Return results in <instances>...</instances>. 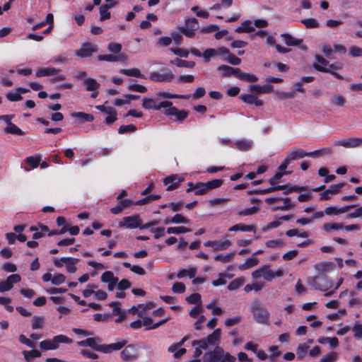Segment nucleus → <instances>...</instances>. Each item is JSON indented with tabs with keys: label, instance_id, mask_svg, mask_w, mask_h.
I'll use <instances>...</instances> for the list:
<instances>
[{
	"label": "nucleus",
	"instance_id": "nucleus-45",
	"mask_svg": "<svg viewBox=\"0 0 362 362\" xmlns=\"http://www.w3.org/2000/svg\"><path fill=\"white\" fill-rule=\"evenodd\" d=\"M300 23L305 25L307 28H316L319 27V23L315 18H310L308 19H303Z\"/></svg>",
	"mask_w": 362,
	"mask_h": 362
},
{
	"label": "nucleus",
	"instance_id": "nucleus-59",
	"mask_svg": "<svg viewBox=\"0 0 362 362\" xmlns=\"http://www.w3.org/2000/svg\"><path fill=\"white\" fill-rule=\"evenodd\" d=\"M264 287V284H247L245 286V288L244 290L245 291V292H250L252 290H255L256 291H259L260 290L262 289V288Z\"/></svg>",
	"mask_w": 362,
	"mask_h": 362
},
{
	"label": "nucleus",
	"instance_id": "nucleus-46",
	"mask_svg": "<svg viewBox=\"0 0 362 362\" xmlns=\"http://www.w3.org/2000/svg\"><path fill=\"white\" fill-rule=\"evenodd\" d=\"M331 101L333 104L339 107H344L346 104V99L341 95H334Z\"/></svg>",
	"mask_w": 362,
	"mask_h": 362
},
{
	"label": "nucleus",
	"instance_id": "nucleus-2",
	"mask_svg": "<svg viewBox=\"0 0 362 362\" xmlns=\"http://www.w3.org/2000/svg\"><path fill=\"white\" fill-rule=\"evenodd\" d=\"M71 344L72 339L64 334H59L52 338V339H46L40 342V347L43 350H54L59 347V344Z\"/></svg>",
	"mask_w": 362,
	"mask_h": 362
},
{
	"label": "nucleus",
	"instance_id": "nucleus-32",
	"mask_svg": "<svg viewBox=\"0 0 362 362\" xmlns=\"http://www.w3.org/2000/svg\"><path fill=\"white\" fill-rule=\"evenodd\" d=\"M23 354L24 358L27 361H30L33 358H39L41 356V352L39 350L35 349L30 351H23Z\"/></svg>",
	"mask_w": 362,
	"mask_h": 362
},
{
	"label": "nucleus",
	"instance_id": "nucleus-19",
	"mask_svg": "<svg viewBox=\"0 0 362 362\" xmlns=\"http://www.w3.org/2000/svg\"><path fill=\"white\" fill-rule=\"evenodd\" d=\"M4 132L6 134H11L16 136H22L25 134V132L21 129L11 122H9L8 126L4 129Z\"/></svg>",
	"mask_w": 362,
	"mask_h": 362
},
{
	"label": "nucleus",
	"instance_id": "nucleus-28",
	"mask_svg": "<svg viewBox=\"0 0 362 362\" xmlns=\"http://www.w3.org/2000/svg\"><path fill=\"white\" fill-rule=\"evenodd\" d=\"M221 334V329L218 328V329H215L213 332V333L209 334L206 338V339L207 342L209 343V344L214 345L219 341Z\"/></svg>",
	"mask_w": 362,
	"mask_h": 362
},
{
	"label": "nucleus",
	"instance_id": "nucleus-16",
	"mask_svg": "<svg viewBox=\"0 0 362 362\" xmlns=\"http://www.w3.org/2000/svg\"><path fill=\"white\" fill-rule=\"evenodd\" d=\"M71 116L73 118H76L77 122L79 123H83L84 122H90L93 121L94 117L91 114L83 112H74L71 114Z\"/></svg>",
	"mask_w": 362,
	"mask_h": 362
},
{
	"label": "nucleus",
	"instance_id": "nucleus-31",
	"mask_svg": "<svg viewBox=\"0 0 362 362\" xmlns=\"http://www.w3.org/2000/svg\"><path fill=\"white\" fill-rule=\"evenodd\" d=\"M308 283L311 285L315 289L317 290H327L329 288L332 287V284L329 282H327L325 285V288L322 287L320 284L317 283V277L312 276L308 279Z\"/></svg>",
	"mask_w": 362,
	"mask_h": 362
},
{
	"label": "nucleus",
	"instance_id": "nucleus-49",
	"mask_svg": "<svg viewBox=\"0 0 362 362\" xmlns=\"http://www.w3.org/2000/svg\"><path fill=\"white\" fill-rule=\"evenodd\" d=\"M184 180V178L180 177L177 175H171L164 178L163 182L165 185L174 182H181Z\"/></svg>",
	"mask_w": 362,
	"mask_h": 362
},
{
	"label": "nucleus",
	"instance_id": "nucleus-34",
	"mask_svg": "<svg viewBox=\"0 0 362 362\" xmlns=\"http://www.w3.org/2000/svg\"><path fill=\"white\" fill-rule=\"evenodd\" d=\"M171 63L174 64L178 67H186L190 69L194 68L195 66V63L194 62L185 61L179 58H176L171 61Z\"/></svg>",
	"mask_w": 362,
	"mask_h": 362
},
{
	"label": "nucleus",
	"instance_id": "nucleus-42",
	"mask_svg": "<svg viewBox=\"0 0 362 362\" xmlns=\"http://www.w3.org/2000/svg\"><path fill=\"white\" fill-rule=\"evenodd\" d=\"M186 301L189 304H197V305H201V296L197 293H192L186 298Z\"/></svg>",
	"mask_w": 362,
	"mask_h": 362
},
{
	"label": "nucleus",
	"instance_id": "nucleus-7",
	"mask_svg": "<svg viewBox=\"0 0 362 362\" xmlns=\"http://www.w3.org/2000/svg\"><path fill=\"white\" fill-rule=\"evenodd\" d=\"M224 350L218 346H216L214 351L206 353L204 356V360L206 362H223Z\"/></svg>",
	"mask_w": 362,
	"mask_h": 362
},
{
	"label": "nucleus",
	"instance_id": "nucleus-44",
	"mask_svg": "<svg viewBox=\"0 0 362 362\" xmlns=\"http://www.w3.org/2000/svg\"><path fill=\"white\" fill-rule=\"evenodd\" d=\"M230 242L228 240L224 241H214V250H226L230 245Z\"/></svg>",
	"mask_w": 362,
	"mask_h": 362
},
{
	"label": "nucleus",
	"instance_id": "nucleus-37",
	"mask_svg": "<svg viewBox=\"0 0 362 362\" xmlns=\"http://www.w3.org/2000/svg\"><path fill=\"white\" fill-rule=\"evenodd\" d=\"M313 67L318 71H321V72H324V73H330L332 76H334L335 78H337L338 79L342 78V76L339 74L334 72V71H332L329 68L323 67L316 63H314L313 64Z\"/></svg>",
	"mask_w": 362,
	"mask_h": 362
},
{
	"label": "nucleus",
	"instance_id": "nucleus-6",
	"mask_svg": "<svg viewBox=\"0 0 362 362\" xmlns=\"http://www.w3.org/2000/svg\"><path fill=\"white\" fill-rule=\"evenodd\" d=\"M21 281V276L18 274L9 275L5 281H0V293L11 291L13 285Z\"/></svg>",
	"mask_w": 362,
	"mask_h": 362
},
{
	"label": "nucleus",
	"instance_id": "nucleus-13",
	"mask_svg": "<svg viewBox=\"0 0 362 362\" xmlns=\"http://www.w3.org/2000/svg\"><path fill=\"white\" fill-rule=\"evenodd\" d=\"M62 261L66 264V270L69 273H75L77 270L76 264L79 262V259L74 257H62Z\"/></svg>",
	"mask_w": 362,
	"mask_h": 362
},
{
	"label": "nucleus",
	"instance_id": "nucleus-21",
	"mask_svg": "<svg viewBox=\"0 0 362 362\" xmlns=\"http://www.w3.org/2000/svg\"><path fill=\"white\" fill-rule=\"evenodd\" d=\"M217 69L223 71V76L224 77L231 75H234L237 77L238 73L239 72V68H233L227 65H221Z\"/></svg>",
	"mask_w": 362,
	"mask_h": 362
},
{
	"label": "nucleus",
	"instance_id": "nucleus-41",
	"mask_svg": "<svg viewBox=\"0 0 362 362\" xmlns=\"http://www.w3.org/2000/svg\"><path fill=\"white\" fill-rule=\"evenodd\" d=\"M45 317L43 316H34L32 319V329H37L42 328Z\"/></svg>",
	"mask_w": 362,
	"mask_h": 362
},
{
	"label": "nucleus",
	"instance_id": "nucleus-38",
	"mask_svg": "<svg viewBox=\"0 0 362 362\" xmlns=\"http://www.w3.org/2000/svg\"><path fill=\"white\" fill-rule=\"evenodd\" d=\"M317 341L320 344L329 343L332 348H335L339 344V341L337 337H320L318 339Z\"/></svg>",
	"mask_w": 362,
	"mask_h": 362
},
{
	"label": "nucleus",
	"instance_id": "nucleus-23",
	"mask_svg": "<svg viewBox=\"0 0 362 362\" xmlns=\"http://www.w3.org/2000/svg\"><path fill=\"white\" fill-rule=\"evenodd\" d=\"M291 161L306 157V152L302 148H294L288 154Z\"/></svg>",
	"mask_w": 362,
	"mask_h": 362
},
{
	"label": "nucleus",
	"instance_id": "nucleus-25",
	"mask_svg": "<svg viewBox=\"0 0 362 362\" xmlns=\"http://www.w3.org/2000/svg\"><path fill=\"white\" fill-rule=\"evenodd\" d=\"M59 71L55 68H42L37 71L35 75L37 77L54 76Z\"/></svg>",
	"mask_w": 362,
	"mask_h": 362
},
{
	"label": "nucleus",
	"instance_id": "nucleus-58",
	"mask_svg": "<svg viewBox=\"0 0 362 362\" xmlns=\"http://www.w3.org/2000/svg\"><path fill=\"white\" fill-rule=\"evenodd\" d=\"M308 346H307L306 344H299L296 350L298 357L299 358H303L305 356L306 352L308 351Z\"/></svg>",
	"mask_w": 362,
	"mask_h": 362
},
{
	"label": "nucleus",
	"instance_id": "nucleus-27",
	"mask_svg": "<svg viewBox=\"0 0 362 362\" xmlns=\"http://www.w3.org/2000/svg\"><path fill=\"white\" fill-rule=\"evenodd\" d=\"M83 82L86 86V90L88 91H95L100 87V83L94 78H86Z\"/></svg>",
	"mask_w": 362,
	"mask_h": 362
},
{
	"label": "nucleus",
	"instance_id": "nucleus-8",
	"mask_svg": "<svg viewBox=\"0 0 362 362\" xmlns=\"http://www.w3.org/2000/svg\"><path fill=\"white\" fill-rule=\"evenodd\" d=\"M277 201H282L284 203L286 204V205L276 206L273 207L272 211H274L277 210L286 211L295 205V204L291 202V199L289 197H269L265 199V202L269 204H274Z\"/></svg>",
	"mask_w": 362,
	"mask_h": 362
},
{
	"label": "nucleus",
	"instance_id": "nucleus-3",
	"mask_svg": "<svg viewBox=\"0 0 362 362\" xmlns=\"http://www.w3.org/2000/svg\"><path fill=\"white\" fill-rule=\"evenodd\" d=\"M251 310L257 322L262 324L268 323L269 313L265 308L262 306L257 301L253 302L251 306Z\"/></svg>",
	"mask_w": 362,
	"mask_h": 362
},
{
	"label": "nucleus",
	"instance_id": "nucleus-61",
	"mask_svg": "<svg viewBox=\"0 0 362 362\" xmlns=\"http://www.w3.org/2000/svg\"><path fill=\"white\" fill-rule=\"evenodd\" d=\"M344 186V183L340 182L337 185H332L327 190L330 194H335L339 193L340 189Z\"/></svg>",
	"mask_w": 362,
	"mask_h": 362
},
{
	"label": "nucleus",
	"instance_id": "nucleus-55",
	"mask_svg": "<svg viewBox=\"0 0 362 362\" xmlns=\"http://www.w3.org/2000/svg\"><path fill=\"white\" fill-rule=\"evenodd\" d=\"M6 96V98L11 102H17L23 99L22 95L17 90L16 92H8Z\"/></svg>",
	"mask_w": 362,
	"mask_h": 362
},
{
	"label": "nucleus",
	"instance_id": "nucleus-36",
	"mask_svg": "<svg viewBox=\"0 0 362 362\" xmlns=\"http://www.w3.org/2000/svg\"><path fill=\"white\" fill-rule=\"evenodd\" d=\"M119 73L125 74L129 76H134L138 78H144V76L141 73L140 70L138 69H121Z\"/></svg>",
	"mask_w": 362,
	"mask_h": 362
},
{
	"label": "nucleus",
	"instance_id": "nucleus-12",
	"mask_svg": "<svg viewBox=\"0 0 362 362\" xmlns=\"http://www.w3.org/2000/svg\"><path fill=\"white\" fill-rule=\"evenodd\" d=\"M107 102L106 101L103 105H96L95 108L107 114V116L105 119V122L110 124L113 123V107L107 106Z\"/></svg>",
	"mask_w": 362,
	"mask_h": 362
},
{
	"label": "nucleus",
	"instance_id": "nucleus-47",
	"mask_svg": "<svg viewBox=\"0 0 362 362\" xmlns=\"http://www.w3.org/2000/svg\"><path fill=\"white\" fill-rule=\"evenodd\" d=\"M196 190L194 191L195 194L202 195L206 194L209 191L207 189L205 182H197L195 184Z\"/></svg>",
	"mask_w": 362,
	"mask_h": 362
},
{
	"label": "nucleus",
	"instance_id": "nucleus-24",
	"mask_svg": "<svg viewBox=\"0 0 362 362\" xmlns=\"http://www.w3.org/2000/svg\"><path fill=\"white\" fill-rule=\"evenodd\" d=\"M251 24H252L251 21H250V20L245 21L241 23V26L237 27L235 30L238 33L253 32V31H255V28L252 26H250Z\"/></svg>",
	"mask_w": 362,
	"mask_h": 362
},
{
	"label": "nucleus",
	"instance_id": "nucleus-35",
	"mask_svg": "<svg viewBox=\"0 0 362 362\" xmlns=\"http://www.w3.org/2000/svg\"><path fill=\"white\" fill-rule=\"evenodd\" d=\"M41 161V156L36 155L35 156H28L25 159V163L28 164L31 168H36L40 165Z\"/></svg>",
	"mask_w": 362,
	"mask_h": 362
},
{
	"label": "nucleus",
	"instance_id": "nucleus-57",
	"mask_svg": "<svg viewBox=\"0 0 362 362\" xmlns=\"http://www.w3.org/2000/svg\"><path fill=\"white\" fill-rule=\"evenodd\" d=\"M284 187V185H271L267 189H259L258 192H259V194H266L276 190H281Z\"/></svg>",
	"mask_w": 362,
	"mask_h": 362
},
{
	"label": "nucleus",
	"instance_id": "nucleus-50",
	"mask_svg": "<svg viewBox=\"0 0 362 362\" xmlns=\"http://www.w3.org/2000/svg\"><path fill=\"white\" fill-rule=\"evenodd\" d=\"M235 146L240 151H247L251 148V143L246 140H239L235 142Z\"/></svg>",
	"mask_w": 362,
	"mask_h": 362
},
{
	"label": "nucleus",
	"instance_id": "nucleus-40",
	"mask_svg": "<svg viewBox=\"0 0 362 362\" xmlns=\"http://www.w3.org/2000/svg\"><path fill=\"white\" fill-rule=\"evenodd\" d=\"M123 266L125 267L126 268H129L132 272L137 274L139 275H144L146 274L144 269H143L140 266H132L129 262H123Z\"/></svg>",
	"mask_w": 362,
	"mask_h": 362
},
{
	"label": "nucleus",
	"instance_id": "nucleus-39",
	"mask_svg": "<svg viewBox=\"0 0 362 362\" xmlns=\"http://www.w3.org/2000/svg\"><path fill=\"white\" fill-rule=\"evenodd\" d=\"M126 312L124 310H122L119 308V304L115 302V316H118V318L115 321L117 322H122L126 317Z\"/></svg>",
	"mask_w": 362,
	"mask_h": 362
},
{
	"label": "nucleus",
	"instance_id": "nucleus-56",
	"mask_svg": "<svg viewBox=\"0 0 362 362\" xmlns=\"http://www.w3.org/2000/svg\"><path fill=\"white\" fill-rule=\"evenodd\" d=\"M171 223H187L189 220L183 216L182 214H177L171 219Z\"/></svg>",
	"mask_w": 362,
	"mask_h": 362
},
{
	"label": "nucleus",
	"instance_id": "nucleus-33",
	"mask_svg": "<svg viewBox=\"0 0 362 362\" xmlns=\"http://www.w3.org/2000/svg\"><path fill=\"white\" fill-rule=\"evenodd\" d=\"M259 263V260L256 257L248 258L245 263L239 265L238 268L240 270H245L250 269L252 267L257 265Z\"/></svg>",
	"mask_w": 362,
	"mask_h": 362
},
{
	"label": "nucleus",
	"instance_id": "nucleus-9",
	"mask_svg": "<svg viewBox=\"0 0 362 362\" xmlns=\"http://www.w3.org/2000/svg\"><path fill=\"white\" fill-rule=\"evenodd\" d=\"M142 220L138 215L124 217L122 221L119 223V227L136 228L141 227Z\"/></svg>",
	"mask_w": 362,
	"mask_h": 362
},
{
	"label": "nucleus",
	"instance_id": "nucleus-62",
	"mask_svg": "<svg viewBox=\"0 0 362 362\" xmlns=\"http://www.w3.org/2000/svg\"><path fill=\"white\" fill-rule=\"evenodd\" d=\"M225 60L233 65H238L241 63V59L239 57L230 53H229Z\"/></svg>",
	"mask_w": 362,
	"mask_h": 362
},
{
	"label": "nucleus",
	"instance_id": "nucleus-15",
	"mask_svg": "<svg viewBox=\"0 0 362 362\" xmlns=\"http://www.w3.org/2000/svg\"><path fill=\"white\" fill-rule=\"evenodd\" d=\"M334 267V264L330 262L317 263L314 266L319 275H325L328 271Z\"/></svg>",
	"mask_w": 362,
	"mask_h": 362
},
{
	"label": "nucleus",
	"instance_id": "nucleus-52",
	"mask_svg": "<svg viewBox=\"0 0 362 362\" xmlns=\"http://www.w3.org/2000/svg\"><path fill=\"white\" fill-rule=\"evenodd\" d=\"M338 358V354L332 351L321 358L320 362H334Z\"/></svg>",
	"mask_w": 362,
	"mask_h": 362
},
{
	"label": "nucleus",
	"instance_id": "nucleus-20",
	"mask_svg": "<svg viewBox=\"0 0 362 362\" xmlns=\"http://www.w3.org/2000/svg\"><path fill=\"white\" fill-rule=\"evenodd\" d=\"M241 99L246 103L255 104L257 107H260L263 105L261 100H258L257 97L251 94L241 95Z\"/></svg>",
	"mask_w": 362,
	"mask_h": 362
},
{
	"label": "nucleus",
	"instance_id": "nucleus-4",
	"mask_svg": "<svg viewBox=\"0 0 362 362\" xmlns=\"http://www.w3.org/2000/svg\"><path fill=\"white\" fill-rule=\"evenodd\" d=\"M199 28V23L197 18H192L186 19L185 25L180 28V30L185 36L188 37H193L195 35L194 31Z\"/></svg>",
	"mask_w": 362,
	"mask_h": 362
},
{
	"label": "nucleus",
	"instance_id": "nucleus-5",
	"mask_svg": "<svg viewBox=\"0 0 362 362\" xmlns=\"http://www.w3.org/2000/svg\"><path fill=\"white\" fill-rule=\"evenodd\" d=\"M121 358L123 361H134L139 358V350L136 345L129 344L120 353Z\"/></svg>",
	"mask_w": 362,
	"mask_h": 362
},
{
	"label": "nucleus",
	"instance_id": "nucleus-1",
	"mask_svg": "<svg viewBox=\"0 0 362 362\" xmlns=\"http://www.w3.org/2000/svg\"><path fill=\"white\" fill-rule=\"evenodd\" d=\"M101 339L99 337H90L85 340L78 341L80 346H89L92 349L105 354L111 353L113 351V343L110 344H101Z\"/></svg>",
	"mask_w": 362,
	"mask_h": 362
},
{
	"label": "nucleus",
	"instance_id": "nucleus-54",
	"mask_svg": "<svg viewBox=\"0 0 362 362\" xmlns=\"http://www.w3.org/2000/svg\"><path fill=\"white\" fill-rule=\"evenodd\" d=\"M291 171H285L284 173L282 172H278L276 173L272 178L269 180V183L271 185H276V183L278 182L279 179L282 177L284 175H288L291 174Z\"/></svg>",
	"mask_w": 362,
	"mask_h": 362
},
{
	"label": "nucleus",
	"instance_id": "nucleus-10",
	"mask_svg": "<svg viewBox=\"0 0 362 362\" xmlns=\"http://www.w3.org/2000/svg\"><path fill=\"white\" fill-rule=\"evenodd\" d=\"M150 79L153 81L156 82H161V81H166L170 82L174 78L175 76L173 73H165V74H160L158 72H153L150 75Z\"/></svg>",
	"mask_w": 362,
	"mask_h": 362
},
{
	"label": "nucleus",
	"instance_id": "nucleus-29",
	"mask_svg": "<svg viewBox=\"0 0 362 362\" xmlns=\"http://www.w3.org/2000/svg\"><path fill=\"white\" fill-rule=\"evenodd\" d=\"M237 78L240 80L247 81V82H255L257 81V77L255 75L250 74L248 73H244L239 69Z\"/></svg>",
	"mask_w": 362,
	"mask_h": 362
},
{
	"label": "nucleus",
	"instance_id": "nucleus-17",
	"mask_svg": "<svg viewBox=\"0 0 362 362\" xmlns=\"http://www.w3.org/2000/svg\"><path fill=\"white\" fill-rule=\"evenodd\" d=\"M122 45L119 43H115V62H126L129 57L124 52H121Z\"/></svg>",
	"mask_w": 362,
	"mask_h": 362
},
{
	"label": "nucleus",
	"instance_id": "nucleus-18",
	"mask_svg": "<svg viewBox=\"0 0 362 362\" xmlns=\"http://www.w3.org/2000/svg\"><path fill=\"white\" fill-rule=\"evenodd\" d=\"M281 37L284 39V42L288 46H297L303 42V39H296L288 33H282Z\"/></svg>",
	"mask_w": 362,
	"mask_h": 362
},
{
	"label": "nucleus",
	"instance_id": "nucleus-53",
	"mask_svg": "<svg viewBox=\"0 0 362 362\" xmlns=\"http://www.w3.org/2000/svg\"><path fill=\"white\" fill-rule=\"evenodd\" d=\"M208 191L220 187L223 184V180L221 179H215L207 182H205Z\"/></svg>",
	"mask_w": 362,
	"mask_h": 362
},
{
	"label": "nucleus",
	"instance_id": "nucleus-43",
	"mask_svg": "<svg viewBox=\"0 0 362 362\" xmlns=\"http://www.w3.org/2000/svg\"><path fill=\"white\" fill-rule=\"evenodd\" d=\"M190 230H191L190 228H186V227H184V226L170 227V228H167V233L168 234H172V233H175V234L184 233L189 232Z\"/></svg>",
	"mask_w": 362,
	"mask_h": 362
},
{
	"label": "nucleus",
	"instance_id": "nucleus-26",
	"mask_svg": "<svg viewBox=\"0 0 362 362\" xmlns=\"http://www.w3.org/2000/svg\"><path fill=\"white\" fill-rule=\"evenodd\" d=\"M101 281L105 283H108V289L113 291V272L107 271L104 272L101 276Z\"/></svg>",
	"mask_w": 362,
	"mask_h": 362
},
{
	"label": "nucleus",
	"instance_id": "nucleus-60",
	"mask_svg": "<svg viewBox=\"0 0 362 362\" xmlns=\"http://www.w3.org/2000/svg\"><path fill=\"white\" fill-rule=\"evenodd\" d=\"M66 280V276L62 274H58L52 277V284L55 286H59L63 284Z\"/></svg>",
	"mask_w": 362,
	"mask_h": 362
},
{
	"label": "nucleus",
	"instance_id": "nucleus-22",
	"mask_svg": "<svg viewBox=\"0 0 362 362\" xmlns=\"http://www.w3.org/2000/svg\"><path fill=\"white\" fill-rule=\"evenodd\" d=\"M118 203L116 206H115V214L121 213L124 209L129 207L133 202L129 199H120L117 200Z\"/></svg>",
	"mask_w": 362,
	"mask_h": 362
},
{
	"label": "nucleus",
	"instance_id": "nucleus-64",
	"mask_svg": "<svg viewBox=\"0 0 362 362\" xmlns=\"http://www.w3.org/2000/svg\"><path fill=\"white\" fill-rule=\"evenodd\" d=\"M352 330L354 333V337L357 339L362 338V324L355 325Z\"/></svg>",
	"mask_w": 362,
	"mask_h": 362
},
{
	"label": "nucleus",
	"instance_id": "nucleus-14",
	"mask_svg": "<svg viewBox=\"0 0 362 362\" xmlns=\"http://www.w3.org/2000/svg\"><path fill=\"white\" fill-rule=\"evenodd\" d=\"M95 51V48L91 43L86 42L83 44L81 48L78 51L77 55L81 57H90L92 53Z\"/></svg>",
	"mask_w": 362,
	"mask_h": 362
},
{
	"label": "nucleus",
	"instance_id": "nucleus-11",
	"mask_svg": "<svg viewBox=\"0 0 362 362\" xmlns=\"http://www.w3.org/2000/svg\"><path fill=\"white\" fill-rule=\"evenodd\" d=\"M335 145L342 146L346 148L357 147L362 145V139L360 138H349L346 140L337 141Z\"/></svg>",
	"mask_w": 362,
	"mask_h": 362
},
{
	"label": "nucleus",
	"instance_id": "nucleus-30",
	"mask_svg": "<svg viewBox=\"0 0 362 362\" xmlns=\"http://www.w3.org/2000/svg\"><path fill=\"white\" fill-rule=\"evenodd\" d=\"M230 231H253L255 232V227L252 225L236 224L229 228Z\"/></svg>",
	"mask_w": 362,
	"mask_h": 362
},
{
	"label": "nucleus",
	"instance_id": "nucleus-51",
	"mask_svg": "<svg viewBox=\"0 0 362 362\" xmlns=\"http://www.w3.org/2000/svg\"><path fill=\"white\" fill-rule=\"evenodd\" d=\"M343 227H344V225L341 223H327L323 225L324 230H327V231H329L330 230H340V229H342Z\"/></svg>",
	"mask_w": 362,
	"mask_h": 362
},
{
	"label": "nucleus",
	"instance_id": "nucleus-63",
	"mask_svg": "<svg viewBox=\"0 0 362 362\" xmlns=\"http://www.w3.org/2000/svg\"><path fill=\"white\" fill-rule=\"evenodd\" d=\"M172 290L174 293H182L185 291V286L183 283L175 282L172 287Z\"/></svg>",
	"mask_w": 362,
	"mask_h": 362
},
{
	"label": "nucleus",
	"instance_id": "nucleus-48",
	"mask_svg": "<svg viewBox=\"0 0 362 362\" xmlns=\"http://www.w3.org/2000/svg\"><path fill=\"white\" fill-rule=\"evenodd\" d=\"M244 284V279L242 278H238L234 279L228 286V289L230 291H235L240 288Z\"/></svg>",
	"mask_w": 362,
	"mask_h": 362
}]
</instances>
